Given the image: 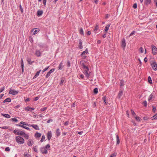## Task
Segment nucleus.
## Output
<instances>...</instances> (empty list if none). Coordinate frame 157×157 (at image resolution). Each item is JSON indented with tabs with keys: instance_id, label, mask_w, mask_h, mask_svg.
<instances>
[{
	"instance_id": "nucleus-26",
	"label": "nucleus",
	"mask_w": 157,
	"mask_h": 157,
	"mask_svg": "<svg viewBox=\"0 0 157 157\" xmlns=\"http://www.w3.org/2000/svg\"><path fill=\"white\" fill-rule=\"evenodd\" d=\"M88 53V51L87 50V49L86 48L85 51H83V52H82L81 55V56H82L84 55V54H87Z\"/></svg>"
},
{
	"instance_id": "nucleus-42",
	"label": "nucleus",
	"mask_w": 157,
	"mask_h": 157,
	"mask_svg": "<svg viewBox=\"0 0 157 157\" xmlns=\"http://www.w3.org/2000/svg\"><path fill=\"white\" fill-rule=\"evenodd\" d=\"M142 104L144 105V106L146 107L147 106V102L146 101H144L143 102Z\"/></svg>"
},
{
	"instance_id": "nucleus-17",
	"label": "nucleus",
	"mask_w": 157,
	"mask_h": 157,
	"mask_svg": "<svg viewBox=\"0 0 157 157\" xmlns=\"http://www.w3.org/2000/svg\"><path fill=\"white\" fill-rule=\"evenodd\" d=\"M99 29V24L98 23L96 24L94 31L96 33V31Z\"/></svg>"
},
{
	"instance_id": "nucleus-45",
	"label": "nucleus",
	"mask_w": 157,
	"mask_h": 157,
	"mask_svg": "<svg viewBox=\"0 0 157 157\" xmlns=\"http://www.w3.org/2000/svg\"><path fill=\"white\" fill-rule=\"evenodd\" d=\"M45 137L44 136V135L42 136V137L41 139L40 140V141L41 142H42L43 141H44V140L45 139Z\"/></svg>"
},
{
	"instance_id": "nucleus-10",
	"label": "nucleus",
	"mask_w": 157,
	"mask_h": 157,
	"mask_svg": "<svg viewBox=\"0 0 157 157\" xmlns=\"http://www.w3.org/2000/svg\"><path fill=\"white\" fill-rule=\"evenodd\" d=\"M25 109L26 111L31 112L32 110H33L34 109V108L27 106V107H25Z\"/></svg>"
},
{
	"instance_id": "nucleus-54",
	"label": "nucleus",
	"mask_w": 157,
	"mask_h": 157,
	"mask_svg": "<svg viewBox=\"0 0 157 157\" xmlns=\"http://www.w3.org/2000/svg\"><path fill=\"white\" fill-rule=\"evenodd\" d=\"M19 130L16 129H15V130L13 131V133L16 135H17V131H18Z\"/></svg>"
},
{
	"instance_id": "nucleus-51",
	"label": "nucleus",
	"mask_w": 157,
	"mask_h": 157,
	"mask_svg": "<svg viewBox=\"0 0 157 157\" xmlns=\"http://www.w3.org/2000/svg\"><path fill=\"white\" fill-rule=\"evenodd\" d=\"M140 51L141 53H143L144 51V49L143 48L140 47Z\"/></svg>"
},
{
	"instance_id": "nucleus-20",
	"label": "nucleus",
	"mask_w": 157,
	"mask_h": 157,
	"mask_svg": "<svg viewBox=\"0 0 157 157\" xmlns=\"http://www.w3.org/2000/svg\"><path fill=\"white\" fill-rule=\"evenodd\" d=\"M116 139H117V144H119L120 143V141L119 140V136L118 134H116Z\"/></svg>"
},
{
	"instance_id": "nucleus-4",
	"label": "nucleus",
	"mask_w": 157,
	"mask_h": 157,
	"mask_svg": "<svg viewBox=\"0 0 157 157\" xmlns=\"http://www.w3.org/2000/svg\"><path fill=\"white\" fill-rule=\"evenodd\" d=\"M151 66L154 70L156 71L157 70V64L156 62H153L151 63Z\"/></svg>"
},
{
	"instance_id": "nucleus-18",
	"label": "nucleus",
	"mask_w": 157,
	"mask_h": 157,
	"mask_svg": "<svg viewBox=\"0 0 157 157\" xmlns=\"http://www.w3.org/2000/svg\"><path fill=\"white\" fill-rule=\"evenodd\" d=\"M43 14V11L42 10H38L37 12L36 15L38 16H41Z\"/></svg>"
},
{
	"instance_id": "nucleus-32",
	"label": "nucleus",
	"mask_w": 157,
	"mask_h": 157,
	"mask_svg": "<svg viewBox=\"0 0 157 157\" xmlns=\"http://www.w3.org/2000/svg\"><path fill=\"white\" fill-rule=\"evenodd\" d=\"M36 55L39 57L40 56V53L39 51H36L35 53Z\"/></svg>"
},
{
	"instance_id": "nucleus-35",
	"label": "nucleus",
	"mask_w": 157,
	"mask_h": 157,
	"mask_svg": "<svg viewBox=\"0 0 157 157\" xmlns=\"http://www.w3.org/2000/svg\"><path fill=\"white\" fill-rule=\"evenodd\" d=\"M153 95L152 94H151L150 95L148 99V101H151V100L152 99V98H153Z\"/></svg>"
},
{
	"instance_id": "nucleus-28",
	"label": "nucleus",
	"mask_w": 157,
	"mask_h": 157,
	"mask_svg": "<svg viewBox=\"0 0 157 157\" xmlns=\"http://www.w3.org/2000/svg\"><path fill=\"white\" fill-rule=\"evenodd\" d=\"M41 71V70H39V71H37L36 72V75H35L33 77V79H34V78H36L39 75V74H40V72Z\"/></svg>"
},
{
	"instance_id": "nucleus-37",
	"label": "nucleus",
	"mask_w": 157,
	"mask_h": 157,
	"mask_svg": "<svg viewBox=\"0 0 157 157\" xmlns=\"http://www.w3.org/2000/svg\"><path fill=\"white\" fill-rule=\"evenodd\" d=\"M24 136L26 139H28L29 138V135L25 133L24 135Z\"/></svg>"
},
{
	"instance_id": "nucleus-15",
	"label": "nucleus",
	"mask_w": 157,
	"mask_h": 157,
	"mask_svg": "<svg viewBox=\"0 0 157 157\" xmlns=\"http://www.w3.org/2000/svg\"><path fill=\"white\" fill-rule=\"evenodd\" d=\"M111 25L110 24H109L108 25H107L105 27V32H106V33H107L108 30L109 29V28Z\"/></svg>"
},
{
	"instance_id": "nucleus-36",
	"label": "nucleus",
	"mask_w": 157,
	"mask_h": 157,
	"mask_svg": "<svg viewBox=\"0 0 157 157\" xmlns=\"http://www.w3.org/2000/svg\"><path fill=\"white\" fill-rule=\"evenodd\" d=\"M102 100L104 102L105 104H107L106 100V96H105L102 98Z\"/></svg>"
},
{
	"instance_id": "nucleus-9",
	"label": "nucleus",
	"mask_w": 157,
	"mask_h": 157,
	"mask_svg": "<svg viewBox=\"0 0 157 157\" xmlns=\"http://www.w3.org/2000/svg\"><path fill=\"white\" fill-rule=\"evenodd\" d=\"M126 45L125 40L124 38H123L121 42V46L122 47L124 48L125 47Z\"/></svg>"
},
{
	"instance_id": "nucleus-39",
	"label": "nucleus",
	"mask_w": 157,
	"mask_h": 157,
	"mask_svg": "<svg viewBox=\"0 0 157 157\" xmlns=\"http://www.w3.org/2000/svg\"><path fill=\"white\" fill-rule=\"evenodd\" d=\"M148 81L149 83L150 84L152 83V81L151 80V78L150 76H149L148 77Z\"/></svg>"
},
{
	"instance_id": "nucleus-49",
	"label": "nucleus",
	"mask_w": 157,
	"mask_h": 157,
	"mask_svg": "<svg viewBox=\"0 0 157 157\" xmlns=\"http://www.w3.org/2000/svg\"><path fill=\"white\" fill-rule=\"evenodd\" d=\"M26 123L25 122L23 121H21L20 123V124H22V125H26Z\"/></svg>"
},
{
	"instance_id": "nucleus-33",
	"label": "nucleus",
	"mask_w": 157,
	"mask_h": 157,
	"mask_svg": "<svg viewBox=\"0 0 157 157\" xmlns=\"http://www.w3.org/2000/svg\"><path fill=\"white\" fill-rule=\"evenodd\" d=\"M37 146H35L33 147V150L34 151H35L36 152L38 153V151L37 150Z\"/></svg>"
},
{
	"instance_id": "nucleus-23",
	"label": "nucleus",
	"mask_w": 157,
	"mask_h": 157,
	"mask_svg": "<svg viewBox=\"0 0 157 157\" xmlns=\"http://www.w3.org/2000/svg\"><path fill=\"white\" fill-rule=\"evenodd\" d=\"M11 101V99L10 98H6L3 102V103H5L6 102H10Z\"/></svg>"
},
{
	"instance_id": "nucleus-38",
	"label": "nucleus",
	"mask_w": 157,
	"mask_h": 157,
	"mask_svg": "<svg viewBox=\"0 0 157 157\" xmlns=\"http://www.w3.org/2000/svg\"><path fill=\"white\" fill-rule=\"evenodd\" d=\"M11 120L13 122H17L18 121V120L16 118H12Z\"/></svg>"
},
{
	"instance_id": "nucleus-12",
	"label": "nucleus",
	"mask_w": 157,
	"mask_h": 157,
	"mask_svg": "<svg viewBox=\"0 0 157 157\" xmlns=\"http://www.w3.org/2000/svg\"><path fill=\"white\" fill-rule=\"evenodd\" d=\"M79 44L78 46V47L79 49H82L83 48V47L82 46V41L81 39L79 40Z\"/></svg>"
},
{
	"instance_id": "nucleus-27",
	"label": "nucleus",
	"mask_w": 157,
	"mask_h": 157,
	"mask_svg": "<svg viewBox=\"0 0 157 157\" xmlns=\"http://www.w3.org/2000/svg\"><path fill=\"white\" fill-rule=\"evenodd\" d=\"M151 2V0H144V4L146 5L149 4Z\"/></svg>"
},
{
	"instance_id": "nucleus-31",
	"label": "nucleus",
	"mask_w": 157,
	"mask_h": 157,
	"mask_svg": "<svg viewBox=\"0 0 157 157\" xmlns=\"http://www.w3.org/2000/svg\"><path fill=\"white\" fill-rule=\"evenodd\" d=\"M134 117L137 121L139 122L141 121V119L139 117H137L136 115Z\"/></svg>"
},
{
	"instance_id": "nucleus-24",
	"label": "nucleus",
	"mask_w": 157,
	"mask_h": 157,
	"mask_svg": "<svg viewBox=\"0 0 157 157\" xmlns=\"http://www.w3.org/2000/svg\"><path fill=\"white\" fill-rule=\"evenodd\" d=\"M41 136V134L39 132H36L35 134V136L36 138L40 137Z\"/></svg>"
},
{
	"instance_id": "nucleus-59",
	"label": "nucleus",
	"mask_w": 157,
	"mask_h": 157,
	"mask_svg": "<svg viewBox=\"0 0 157 157\" xmlns=\"http://www.w3.org/2000/svg\"><path fill=\"white\" fill-rule=\"evenodd\" d=\"M55 69L54 68L50 70L49 71L50 74L52 73L55 70Z\"/></svg>"
},
{
	"instance_id": "nucleus-16",
	"label": "nucleus",
	"mask_w": 157,
	"mask_h": 157,
	"mask_svg": "<svg viewBox=\"0 0 157 157\" xmlns=\"http://www.w3.org/2000/svg\"><path fill=\"white\" fill-rule=\"evenodd\" d=\"M27 61L28 63L29 64H32V63L34 62V61H32L31 60V59L30 58H27Z\"/></svg>"
},
{
	"instance_id": "nucleus-50",
	"label": "nucleus",
	"mask_w": 157,
	"mask_h": 157,
	"mask_svg": "<svg viewBox=\"0 0 157 157\" xmlns=\"http://www.w3.org/2000/svg\"><path fill=\"white\" fill-rule=\"evenodd\" d=\"M153 109H152V111L153 112L155 113L156 111V108L155 107L153 106L152 107Z\"/></svg>"
},
{
	"instance_id": "nucleus-64",
	"label": "nucleus",
	"mask_w": 157,
	"mask_h": 157,
	"mask_svg": "<svg viewBox=\"0 0 157 157\" xmlns=\"http://www.w3.org/2000/svg\"><path fill=\"white\" fill-rule=\"evenodd\" d=\"M29 40L30 41H32V42H33V39L31 36H30L29 37Z\"/></svg>"
},
{
	"instance_id": "nucleus-13",
	"label": "nucleus",
	"mask_w": 157,
	"mask_h": 157,
	"mask_svg": "<svg viewBox=\"0 0 157 157\" xmlns=\"http://www.w3.org/2000/svg\"><path fill=\"white\" fill-rule=\"evenodd\" d=\"M21 67L22 69V71L23 72L24 71V63L23 60L22 58H21Z\"/></svg>"
},
{
	"instance_id": "nucleus-2",
	"label": "nucleus",
	"mask_w": 157,
	"mask_h": 157,
	"mask_svg": "<svg viewBox=\"0 0 157 157\" xmlns=\"http://www.w3.org/2000/svg\"><path fill=\"white\" fill-rule=\"evenodd\" d=\"M49 148V144H48L45 147L40 148V151L43 154H46L48 153L47 150Z\"/></svg>"
},
{
	"instance_id": "nucleus-44",
	"label": "nucleus",
	"mask_w": 157,
	"mask_h": 157,
	"mask_svg": "<svg viewBox=\"0 0 157 157\" xmlns=\"http://www.w3.org/2000/svg\"><path fill=\"white\" fill-rule=\"evenodd\" d=\"M131 113L133 117H134L136 115V114L135 113V112L132 109H131Z\"/></svg>"
},
{
	"instance_id": "nucleus-53",
	"label": "nucleus",
	"mask_w": 157,
	"mask_h": 157,
	"mask_svg": "<svg viewBox=\"0 0 157 157\" xmlns=\"http://www.w3.org/2000/svg\"><path fill=\"white\" fill-rule=\"evenodd\" d=\"M39 98H40V97H38V96L34 98L33 100H34V101H36L39 99Z\"/></svg>"
},
{
	"instance_id": "nucleus-25",
	"label": "nucleus",
	"mask_w": 157,
	"mask_h": 157,
	"mask_svg": "<svg viewBox=\"0 0 157 157\" xmlns=\"http://www.w3.org/2000/svg\"><path fill=\"white\" fill-rule=\"evenodd\" d=\"M25 132L24 131H18L17 132V135H20V136H22L23 135H24L25 134Z\"/></svg>"
},
{
	"instance_id": "nucleus-19",
	"label": "nucleus",
	"mask_w": 157,
	"mask_h": 157,
	"mask_svg": "<svg viewBox=\"0 0 157 157\" xmlns=\"http://www.w3.org/2000/svg\"><path fill=\"white\" fill-rule=\"evenodd\" d=\"M56 136L58 137L60 135V132L59 128L57 129L56 131Z\"/></svg>"
},
{
	"instance_id": "nucleus-56",
	"label": "nucleus",
	"mask_w": 157,
	"mask_h": 157,
	"mask_svg": "<svg viewBox=\"0 0 157 157\" xmlns=\"http://www.w3.org/2000/svg\"><path fill=\"white\" fill-rule=\"evenodd\" d=\"M67 65L68 67H70L71 66V63L69 61H67Z\"/></svg>"
},
{
	"instance_id": "nucleus-52",
	"label": "nucleus",
	"mask_w": 157,
	"mask_h": 157,
	"mask_svg": "<svg viewBox=\"0 0 157 157\" xmlns=\"http://www.w3.org/2000/svg\"><path fill=\"white\" fill-rule=\"evenodd\" d=\"M133 7L134 9H136L137 7V5L136 3H134L133 6Z\"/></svg>"
},
{
	"instance_id": "nucleus-29",
	"label": "nucleus",
	"mask_w": 157,
	"mask_h": 157,
	"mask_svg": "<svg viewBox=\"0 0 157 157\" xmlns=\"http://www.w3.org/2000/svg\"><path fill=\"white\" fill-rule=\"evenodd\" d=\"M79 33H80L83 36L84 35V32H83V29L82 28H81L80 29V30H79Z\"/></svg>"
},
{
	"instance_id": "nucleus-6",
	"label": "nucleus",
	"mask_w": 157,
	"mask_h": 157,
	"mask_svg": "<svg viewBox=\"0 0 157 157\" xmlns=\"http://www.w3.org/2000/svg\"><path fill=\"white\" fill-rule=\"evenodd\" d=\"M152 52L153 55H155L157 53V48L156 47L154 46L153 45L152 46Z\"/></svg>"
},
{
	"instance_id": "nucleus-40",
	"label": "nucleus",
	"mask_w": 157,
	"mask_h": 157,
	"mask_svg": "<svg viewBox=\"0 0 157 157\" xmlns=\"http://www.w3.org/2000/svg\"><path fill=\"white\" fill-rule=\"evenodd\" d=\"M94 92L95 94H97L98 93V89L97 88H95L94 90Z\"/></svg>"
},
{
	"instance_id": "nucleus-47",
	"label": "nucleus",
	"mask_w": 157,
	"mask_h": 157,
	"mask_svg": "<svg viewBox=\"0 0 157 157\" xmlns=\"http://www.w3.org/2000/svg\"><path fill=\"white\" fill-rule=\"evenodd\" d=\"M49 66H48L46 68H45L44 69H43L42 71L43 72H44L47 70L49 68Z\"/></svg>"
},
{
	"instance_id": "nucleus-21",
	"label": "nucleus",
	"mask_w": 157,
	"mask_h": 157,
	"mask_svg": "<svg viewBox=\"0 0 157 157\" xmlns=\"http://www.w3.org/2000/svg\"><path fill=\"white\" fill-rule=\"evenodd\" d=\"M33 128H34L36 130H39V128L38 126L36 124H32L31 125Z\"/></svg>"
},
{
	"instance_id": "nucleus-48",
	"label": "nucleus",
	"mask_w": 157,
	"mask_h": 157,
	"mask_svg": "<svg viewBox=\"0 0 157 157\" xmlns=\"http://www.w3.org/2000/svg\"><path fill=\"white\" fill-rule=\"evenodd\" d=\"M10 150V148L9 147H6L5 149V151H9Z\"/></svg>"
},
{
	"instance_id": "nucleus-5",
	"label": "nucleus",
	"mask_w": 157,
	"mask_h": 157,
	"mask_svg": "<svg viewBox=\"0 0 157 157\" xmlns=\"http://www.w3.org/2000/svg\"><path fill=\"white\" fill-rule=\"evenodd\" d=\"M40 31V29L39 28H35L31 30L32 33H32L33 35H35L37 33L39 32Z\"/></svg>"
},
{
	"instance_id": "nucleus-57",
	"label": "nucleus",
	"mask_w": 157,
	"mask_h": 157,
	"mask_svg": "<svg viewBox=\"0 0 157 157\" xmlns=\"http://www.w3.org/2000/svg\"><path fill=\"white\" fill-rule=\"evenodd\" d=\"M116 156V154L115 153L112 154L110 155V157H115Z\"/></svg>"
},
{
	"instance_id": "nucleus-61",
	"label": "nucleus",
	"mask_w": 157,
	"mask_h": 157,
	"mask_svg": "<svg viewBox=\"0 0 157 157\" xmlns=\"http://www.w3.org/2000/svg\"><path fill=\"white\" fill-rule=\"evenodd\" d=\"M69 124V121H66L64 123V125L65 126H67Z\"/></svg>"
},
{
	"instance_id": "nucleus-60",
	"label": "nucleus",
	"mask_w": 157,
	"mask_h": 157,
	"mask_svg": "<svg viewBox=\"0 0 157 157\" xmlns=\"http://www.w3.org/2000/svg\"><path fill=\"white\" fill-rule=\"evenodd\" d=\"M15 125L17 126H19L20 127H21L22 128H23V125H21V124H16Z\"/></svg>"
},
{
	"instance_id": "nucleus-3",
	"label": "nucleus",
	"mask_w": 157,
	"mask_h": 157,
	"mask_svg": "<svg viewBox=\"0 0 157 157\" xmlns=\"http://www.w3.org/2000/svg\"><path fill=\"white\" fill-rule=\"evenodd\" d=\"M16 140L18 144H23L25 142L24 139L20 136H17L16 137Z\"/></svg>"
},
{
	"instance_id": "nucleus-11",
	"label": "nucleus",
	"mask_w": 157,
	"mask_h": 157,
	"mask_svg": "<svg viewBox=\"0 0 157 157\" xmlns=\"http://www.w3.org/2000/svg\"><path fill=\"white\" fill-rule=\"evenodd\" d=\"M64 67V66L63 65V63L61 62L59 64V66L58 67V69L59 70H61L63 69Z\"/></svg>"
},
{
	"instance_id": "nucleus-1",
	"label": "nucleus",
	"mask_w": 157,
	"mask_h": 157,
	"mask_svg": "<svg viewBox=\"0 0 157 157\" xmlns=\"http://www.w3.org/2000/svg\"><path fill=\"white\" fill-rule=\"evenodd\" d=\"M83 61H81L80 62V63L81 64L82 66L83 67V68L85 69L84 71V74L87 77H88L90 76V74L88 73V72L89 71V69L88 67L86 66L84 63H83Z\"/></svg>"
},
{
	"instance_id": "nucleus-46",
	"label": "nucleus",
	"mask_w": 157,
	"mask_h": 157,
	"mask_svg": "<svg viewBox=\"0 0 157 157\" xmlns=\"http://www.w3.org/2000/svg\"><path fill=\"white\" fill-rule=\"evenodd\" d=\"M19 7H20V9L21 10V13H22L23 12V9L22 8L21 5H20V6H19Z\"/></svg>"
},
{
	"instance_id": "nucleus-62",
	"label": "nucleus",
	"mask_w": 157,
	"mask_h": 157,
	"mask_svg": "<svg viewBox=\"0 0 157 157\" xmlns=\"http://www.w3.org/2000/svg\"><path fill=\"white\" fill-rule=\"evenodd\" d=\"M0 128L4 129H6L8 128V127L7 126H3L2 127H1Z\"/></svg>"
},
{
	"instance_id": "nucleus-55",
	"label": "nucleus",
	"mask_w": 157,
	"mask_h": 157,
	"mask_svg": "<svg viewBox=\"0 0 157 157\" xmlns=\"http://www.w3.org/2000/svg\"><path fill=\"white\" fill-rule=\"evenodd\" d=\"M23 128H24L27 130H30V129L29 127H26V126H25L24 125H23Z\"/></svg>"
},
{
	"instance_id": "nucleus-63",
	"label": "nucleus",
	"mask_w": 157,
	"mask_h": 157,
	"mask_svg": "<svg viewBox=\"0 0 157 157\" xmlns=\"http://www.w3.org/2000/svg\"><path fill=\"white\" fill-rule=\"evenodd\" d=\"M82 57V59H84L87 57V56H84V55L82 56H81Z\"/></svg>"
},
{
	"instance_id": "nucleus-30",
	"label": "nucleus",
	"mask_w": 157,
	"mask_h": 157,
	"mask_svg": "<svg viewBox=\"0 0 157 157\" xmlns=\"http://www.w3.org/2000/svg\"><path fill=\"white\" fill-rule=\"evenodd\" d=\"M2 115L5 117L10 118V116L7 114H2Z\"/></svg>"
},
{
	"instance_id": "nucleus-14",
	"label": "nucleus",
	"mask_w": 157,
	"mask_h": 157,
	"mask_svg": "<svg viewBox=\"0 0 157 157\" xmlns=\"http://www.w3.org/2000/svg\"><path fill=\"white\" fill-rule=\"evenodd\" d=\"M123 94V92L122 90H120L119 91L117 97L119 98L120 99L121 97L122 96Z\"/></svg>"
},
{
	"instance_id": "nucleus-43",
	"label": "nucleus",
	"mask_w": 157,
	"mask_h": 157,
	"mask_svg": "<svg viewBox=\"0 0 157 157\" xmlns=\"http://www.w3.org/2000/svg\"><path fill=\"white\" fill-rule=\"evenodd\" d=\"M25 157H31V155L30 154L27 153H25Z\"/></svg>"
},
{
	"instance_id": "nucleus-7",
	"label": "nucleus",
	"mask_w": 157,
	"mask_h": 157,
	"mask_svg": "<svg viewBox=\"0 0 157 157\" xmlns=\"http://www.w3.org/2000/svg\"><path fill=\"white\" fill-rule=\"evenodd\" d=\"M9 93L10 94H11L13 95H15L18 94V91L14 90L12 89H10L9 90Z\"/></svg>"
},
{
	"instance_id": "nucleus-34",
	"label": "nucleus",
	"mask_w": 157,
	"mask_h": 157,
	"mask_svg": "<svg viewBox=\"0 0 157 157\" xmlns=\"http://www.w3.org/2000/svg\"><path fill=\"white\" fill-rule=\"evenodd\" d=\"M152 120H155L157 119V113L151 117Z\"/></svg>"
},
{
	"instance_id": "nucleus-58",
	"label": "nucleus",
	"mask_w": 157,
	"mask_h": 157,
	"mask_svg": "<svg viewBox=\"0 0 157 157\" xmlns=\"http://www.w3.org/2000/svg\"><path fill=\"white\" fill-rule=\"evenodd\" d=\"M4 89L5 88L4 87L1 88L0 89V93L2 92L4 90Z\"/></svg>"
},
{
	"instance_id": "nucleus-22",
	"label": "nucleus",
	"mask_w": 157,
	"mask_h": 157,
	"mask_svg": "<svg viewBox=\"0 0 157 157\" xmlns=\"http://www.w3.org/2000/svg\"><path fill=\"white\" fill-rule=\"evenodd\" d=\"M65 78H61V81L59 83V84L60 85H63L64 83H65Z\"/></svg>"
},
{
	"instance_id": "nucleus-8",
	"label": "nucleus",
	"mask_w": 157,
	"mask_h": 157,
	"mask_svg": "<svg viewBox=\"0 0 157 157\" xmlns=\"http://www.w3.org/2000/svg\"><path fill=\"white\" fill-rule=\"evenodd\" d=\"M33 144V140L32 139H29L27 142V144L29 146H31Z\"/></svg>"
},
{
	"instance_id": "nucleus-41",
	"label": "nucleus",
	"mask_w": 157,
	"mask_h": 157,
	"mask_svg": "<svg viewBox=\"0 0 157 157\" xmlns=\"http://www.w3.org/2000/svg\"><path fill=\"white\" fill-rule=\"evenodd\" d=\"M47 109V107H44L40 109V111H44L46 110Z\"/></svg>"
}]
</instances>
